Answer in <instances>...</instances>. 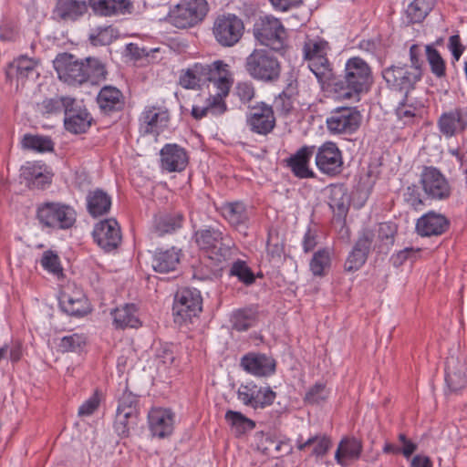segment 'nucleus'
I'll list each match as a JSON object with an SVG mask.
<instances>
[{
    "mask_svg": "<svg viewBox=\"0 0 467 467\" xmlns=\"http://www.w3.org/2000/svg\"><path fill=\"white\" fill-rule=\"evenodd\" d=\"M207 82L213 84L214 92L228 96L234 83L230 66L223 60L211 64L194 63L180 73L179 83L186 89H196Z\"/></svg>",
    "mask_w": 467,
    "mask_h": 467,
    "instance_id": "obj_1",
    "label": "nucleus"
},
{
    "mask_svg": "<svg viewBox=\"0 0 467 467\" xmlns=\"http://www.w3.org/2000/svg\"><path fill=\"white\" fill-rule=\"evenodd\" d=\"M58 78L68 85H81L85 82L98 84L106 78L107 70L103 62L96 57L78 60L73 55L59 54L54 60Z\"/></svg>",
    "mask_w": 467,
    "mask_h": 467,
    "instance_id": "obj_2",
    "label": "nucleus"
},
{
    "mask_svg": "<svg viewBox=\"0 0 467 467\" xmlns=\"http://www.w3.org/2000/svg\"><path fill=\"white\" fill-rule=\"evenodd\" d=\"M373 82L371 67L362 58L353 57L345 64L343 79L335 82V91L343 99H358L360 93L367 92Z\"/></svg>",
    "mask_w": 467,
    "mask_h": 467,
    "instance_id": "obj_3",
    "label": "nucleus"
},
{
    "mask_svg": "<svg viewBox=\"0 0 467 467\" xmlns=\"http://www.w3.org/2000/svg\"><path fill=\"white\" fill-rule=\"evenodd\" d=\"M192 239L198 248L216 264L228 260L234 247L231 236L220 227L213 225L194 231Z\"/></svg>",
    "mask_w": 467,
    "mask_h": 467,
    "instance_id": "obj_4",
    "label": "nucleus"
},
{
    "mask_svg": "<svg viewBox=\"0 0 467 467\" xmlns=\"http://www.w3.org/2000/svg\"><path fill=\"white\" fill-rule=\"evenodd\" d=\"M36 219L43 229L68 231L76 226L78 213L63 202H44L36 205Z\"/></svg>",
    "mask_w": 467,
    "mask_h": 467,
    "instance_id": "obj_5",
    "label": "nucleus"
},
{
    "mask_svg": "<svg viewBox=\"0 0 467 467\" xmlns=\"http://www.w3.org/2000/svg\"><path fill=\"white\" fill-rule=\"evenodd\" d=\"M244 68L248 75L264 83H275L281 76V63L267 49L256 48L245 58Z\"/></svg>",
    "mask_w": 467,
    "mask_h": 467,
    "instance_id": "obj_6",
    "label": "nucleus"
},
{
    "mask_svg": "<svg viewBox=\"0 0 467 467\" xmlns=\"http://www.w3.org/2000/svg\"><path fill=\"white\" fill-rule=\"evenodd\" d=\"M254 38L263 46L278 53L287 47V33L282 22L273 16H260L254 25Z\"/></svg>",
    "mask_w": 467,
    "mask_h": 467,
    "instance_id": "obj_7",
    "label": "nucleus"
},
{
    "mask_svg": "<svg viewBox=\"0 0 467 467\" xmlns=\"http://www.w3.org/2000/svg\"><path fill=\"white\" fill-rule=\"evenodd\" d=\"M202 310V297L196 288H182L174 296L172 314L174 322L182 325L192 322Z\"/></svg>",
    "mask_w": 467,
    "mask_h": 467,
    "instance_id": "obj_8",
    "label": "nucleus"
},
{
    "mask_svg": "<svg viewBox=\"0 0 467 467\" xmlns=\"http://www.w3.org/2000/svg\"><path fill=\"white\" fill-rule=\"evenodd\" d=\"M207 12L206 0H181L170 10L168 21L177 28L192 27L201 22Z\"/></svg>",
    "mask_w": 467,
    "mask_h": 467,
    "instance_id": "obj_9",
    "label": "nucleus"
},
{
    "mask_svg": "<svg viewBox=\"0 0 467 467\" xmlns=\"http://www.w3.org/2000/svg\"><path fill=\"white\" fill-rule=\"evenodd\" d=\"M381 74L389 89L405 95L413 90L422 78L414 67H409L408 64L401 62L385 67Z\"/></svg>",
    "mask_w": 467,
    "mask_h": 467,
    "instance_id": "obj_10",
    "label": "nucleus"
},
{
    "mask_svg": "<svg viewBox=\"0 0 467 467\" xmlns=\"http://www.w3.org/2000/svg\"><path fill=\"white\" fill-rule=\"evenodd\" d=\"M244 24L234 14L217 16L213 26V34L217 43L223 47L235 46L243 37Z\"/></svg>",
    "mask_w": 467,
    "mask_h": 467,
    "instance_id": "obj_11",
    "label": "nucleus"
},
{
    "mask_svg": "<svg viewBox=\"0 0 467 467\" xmlns=\"http://www.w3.org/2000/svg\"><path fill=\"white\" fill-rule=\"evenodd\" d=\"M361 123V115L356 108L340 107L332 110L327 118V130L332 135H351Z\"/></svg>",
    "mask_w": 467,
    "mask_h": 467,
    "instance_id": "obj_12",
    "label": "nucleus"
},
{
    "mask_svg": "<svg viewBox=\"0 0 467 467\" xmlns=\"http://www.w3.org/2000/svg\"><path fill=\"white\" fill-rule=\"evenodd\" d=\"M140 132L143 135L158 136L168 127L170 112L164 103H152L144 107L140 113Z\"/></svg>",
    "mask_w": 467,
    "mask_h": 467,
    "instance_id": "obj_13",
    "label": "nucleus"
},
{
    "mask_svg": "<svg viewBox=\"0 0 467 467\" xmlns=\"http://www.w3.org/2000/svg\"><path fill=\"white\" fill-rule=\"evenodd\" d=\"M315 162L318 171L327 176L339 174L343 167L342 151L332 141H327L316 147Z\"/></svg>",
    "mask_w": 467,
    "mask_h": 467,
    "instance_id": "obj_14",
    "label": "nucleus"
},
{
    "mask_svg": "<svg viewBox=\"0 0 467 467\" xmlns=\"http://www.w3.org/2000/svg\"><path fill=\"white\" fill-rule=\"evenodd\" d=\"M64 125L67 131L78 134L86 132L92 123V117L81 101L74 98L67 100Z\"/></svg>",
    "mask_w": 467,
    "mask_h": 467,
    "instance_id": "obj_15",
    "label": "nucleus"
},
{
    "mask_svg": "<svg viewBox=\"0 0 467 467\" xmlns=\"http://www.w3.org/2000/svg\"><path fill=\"white\" fill-rule=\"evenodd\" d=\"M95 243L106 252L116 249L121 242V231L114 218L97 223L92 231Z\"/></svg>",
    "mask_w": 467,
    "mask_h": 467,
    "instance_id": "obj_16",
    "label": "nucleus"
},
{
    "mask_svg": "<svg viewBox=\"0 0 467 467\" xmlns=\"http://www.w3.org/2000/svg\"><path fill=\"white\" fill-rule=\"evenodd\" d=\"M420 183L425 193L436 200H444L451 194V187L445 176L434 167H425L420 174Z\"/></svg>",
    "mask_w": 467,
    "mask_h": 467,
    "instance_id": "obj_17",
    "label": "nucleus"
},
{
    "mask_svg": "<svg viewBox=\"0 0 467 467\" xmlns=\"http://www.w3.org/2000/svg\"><path fill=\"white\" fill-rule=\"evenodd\" d=\"M246 125L253 133L267 135L275 127V117L272 106L261 102L253 107L246 117Z\"/></svg>",
    "mask_w": 467,
    "mask_h": 467,
    "instance_id": "obj_18",
    "label": "nucleus"
},
{
    "mask_svg": "<svg viewBox=\"0 0 467 467\" xmlns=\"http://www.w3.org/2000/svg\"><path fill=\"white\" fill-rule=\"evenodd\" d=\"M63 312L72 317H83L90 312V306L83 291L77 286H67L59 296Z\"/></svg>",
    "mask_w": 467,
    "mask_h": 467,
    "instance_id": "obj_19",
    "label": "nucleus"
},
{
    "mask_svg": "<svg viewBox=\"0 0 467 467\" xmlns=\"http://www.w3.org/2000/svg\"><path fill=\"white\" fill-rule=\"evenodd\" d=\"M238 400L254 409H263L271 405L275 399V392L270 388L258 387L254 383L241 385L237 391Z\"/></svg>",
    "mask_w": 467,
    "mask_h": 467,
    "instance_id": "obj_20",
    "label": "nucleus"
},
{
    "mask_svg": "<svg viewBox=\"0 0 467 467\" xmlns=\"http://www.w3.org/2000/svg\"><path fill=\"white\" fill-rule=\"evenodd\" d=\"M437 126L446 138L462 133L467 129V107H458L443 112L437 121Z\"/></svg>",
    "mask_w": 467,
    "mask_h": 467,
    "instance_id": "obj_21",
    "label": "nucleus"
},
{
    "mask_svg": "<svg viewBox=\"0 0 467 467\" xmlns=\"http://www.w3.org/2000/svg\"><path fill=\"white\" fill-rule=\"evenodd\" d=\"M315 151V145H304L285 160L287 167L296 178H316V173L310 167V160Z\"/></svg>",
    "mask_w": 467,
    "mask_h": 467,
    "instance_id": "obj_22",
    "label": "nucleus"
},
{
    "mask_svg": "<svg viewBox=\"0 0 467 467\" xmlns=\"http://www.w3.org/2000/svg\"><path fill=\"white\" fill-rule=\"evenodd\" d=\"M160 155L161 167L168 172H180L186 168L189 162L186 150L177 144L164 145Z\"/></svg>",
    "mask_w": 467,
    "mask_h": 467,
    "instance_id": "obj_23",
    "label": "nucleus"
},
{
    "mask_svg": "<svg viewBox=\"0 0 467 467\" xmlns=\"http://www.w3.org/2000/svg\"><path fill=\"white\" fill-rule=\"evenodd\" d=\"M241 367L255 377H269L275 371V361L265 354L248 353L241 358Z\"/></svg>",
    "mask_w": 467,
    "mask_h": 467,
    "instance_id": "obj_24",
    "label": "nucleus"
},
{
    "mask_svg": "<svg viewBox=\"0 0 467 467\" xmlns=\"http://www.w3.org/2000/svg\"><path fill=\"white\" fill-rule=\"evenodd\" d=\"M182 256V250L175 246L157 248L151 257L152 269L161 274L173 272L180 265Z\"/></svg>",
    "mask_w": 467,
    "mask_h": 467,
    "instance_id": "obj_25",
    "label": "nucleus"
},
{
    "mask_svg": "<svg viewBox=\"0 0 467 467\" xmlns=\"http://www.w3.org/2000/svg\"><path fill=\"white\" fill-rule=\"evenodd\" d=\"M88 5L85 0H57L52 15L58 21L75 22L88 12Z\"/></svg>",
    "mask_w": 467,
    "mask_h": 467,
    "instance_id": "obj_26",
    "label": "nucleus"
},
{
    "mask_svg": "<svg viewBox=\"0 0 467 467\" xmlns=\"http://www.w3.org/2000/svg\"><path fill=\"white\" fill-rule=\"evenodd\" d=\"M149 427L153 436L165 438L171 434L174 424V415L167 409H152L148 415Z\"/></svg>",
    "mask_w": 467,
    "mask_h": 467,
    "instance_id": "obj_27",
    "label": "nucleus"
},
{
    "mask_svg": "<svg viewBox=\"0 0 467 467\" xmlns=\"http://www.w3.org/2000/svg\"><path fill=\"white\" fill-rule=\"evenodd\" d=\"M396 116L404 126L419 125L424 117L425 108L422 102L413 100L405 95L396 109Z\"/></svg>",
    "mask_w": 467,
    "mask_h": 467,
    "instance_id": "obj_28",
    "label": "nucleus"
},
{
    "mask_svg": "<svg viewBox=\"0 0 467 467\" xmlns=\"http://www.w3.org/2000/svg\"><path fill=\"white\" fill-rule=\"evenodd\" d=\"M219 212L223 219L234 228L246 227L251 216L250 209L240 201L222 203Z\"/></svg>",
    "mask_w": 467,
    "mask_h": 467,
    "instance_id": "obj_29",
    "label": "nucleus"
},
{
    "mask_svg": "<svg viewBox=\"0 0 467 467\" xmlns=\"http://www.w3.org/2000/svg\"><path fill=\"white\" fill-rule=\"evenodd\" d=\"M449 227L447 218L438 213L429 212L418 219L416 231L420 236H437Z\"/></svg>",
    "mask_w": 467,
    "mask_h": 467,
    "instance_id": "obj_30",
    "label": "nucleus"
},
{
    "mask_svg": "<svg viewBox=\"0 0 467 467\" xmlns=\"http://www.w3.org/2000/svg\"><path fill=\"white\" fill-rule=\"evenodd\" d=\"M87 211L92 217L107 214L112 204L111 197L102 189L89 191L86 196Z\"/></svg>",
    "mask_w": 467,
    "mask_h": 467,
    "instance_id": "obj_31",
    "label": "nucleus"
},
{
    "mask_svg": "<svg viewBox=\"0 0 467 467\" xmlns=\"http://www.w3.org/2000/svg\"><path fill=\"white\" fill-rule=\"evenodd\" d=\"M5 75L7 80L13 85L15 83L16 89L25 88L29 76V57L26 55H21L9 63Z\"/></svg>",
    "mask_w": 467,
    "mask_h": 467,
    "instance_id": "obj_32",
    "label": "nucleus"
},
{
    "mask_svg": "<svg viewBox=\"0 0 467 467\" xmlns=\"http://www.w3.org/2000/svg\"><path fill=\"white\" fill-rule=\"evenodd\" d=\"M111 316L116 328H137L141 326L138 307L134 304H125L116 307L111 312Z\"/></svg>",
    "mask_w": 467,
    "mask_h": 467,
    "instance_id": "obj_33",
    "label": "nucleus"
},
{
    "mask_svg": "<svg viewBox=\"0 0 467 467\" xmlns=\"http://www.w3.org/2000/svg\"><path fill=\"white\" fill-rule=\"evenodd\" d=\"M183 219L181 213L156 215L153 219L151 233L159 237L172 234L182 228Z\"/></svg>",
    "mask_w": 467,
    "mask_h": 467,
    "instance_id": "obj_34",
    "label": "nucleus"
},
{
    "mask_svg": "<svg viewBox=\"0 0 467 467\" xmlns=\"http://www.w3.org/2000/svg\"><path fill=\"white\" fill-rule=\"evenodd\" d=\"M92 10L100 16L125 14L131 7L130 0H88Z\"/></svg>",
    "mask_w": 467,
    "mask_h": 467,
    "instance_id": "obj_35",
    "label": "nucleus"
},
{
    "mask_svg": "<svg viewBox=\"0 0 467 467\" xmlns=\"http://www.w3.org/2000/svg\"><path fill=\"white\" fill-rule=\"evenodd\" d=\"M227 96H223L220 92L211 94L207 99V105L205 107L192 106V116L195 119H201L205 117L209 112L213 115H222L227 109L224 99Z\"/></svg>",
    "mask_w": 467,
    "mask_h": 467,
    "instance_id": "obj_36",
    "label": "nucleus"
},
{
    "mask_svg": "<svg viewBox=\"0 0 467 467\" xmlns=\"http://www.w3.org/2000/svg\"><path fill=\"white\" fill-rule=\"evenodd\" d=\"M99 108L105 112L120 109L124 104L119 89L112 86L102 88L97 98Z\"/></svg>",
    "mask_w": 467,
    "mask_h": 467,
    "instance_id": "obj_37",
    "label": "nucleus"
},
{
    "mask_svg": "<svg viewBox=\"0 0 467 467\" xmlns=\"http://www.w3.org/2000/svg\"><path fill=\"white\" fill-rule=\"evenodd\" d=\"M362 441L355 437H347L341 440L335 453L337 463L344 465V460H358L362 451Z\"/></svg>",
    "mask_w": 467,
    "mask_h": 467,
    "instance_id": "obj_38",
    "label": "nucleus"
},
{
    "mask_svg": "<svg viewBox=\"0 0 467 467\" xmlns=\"http://www.w3.org/2000/svg\"><path fill=\"white\" fill-rule=\"evenodd\" d=\"M257 320V311L254 307H244L234 310L230 321L233 328L237 331H246L254 327Z\"/></svg>",
    "mask_w": 467,
    "mask_h": 467,
    "instance_id": "obj_39",
    "label": "nucleus"
},
{
    "mask_svg": "<svg viewBox=\"0 0 467 467\" xmlns=\"http://www.w3.org/2000/svg\"><path fill=\"white\" fill-rule=\"evenodd\" d=\"M53 171L50 167L42 161H34L31 165V184L37 189H46L51 182Z\"/></svg>",
    "mask_w": 467,
    "mask_h": 467,
    "instance_id": "obj_40",
    "label": "nucleus"
},
{
    "mask_svg": "<svg viewBox=\"0 0 467 467\" xmlns=\"http://www.w3.org/2000/svg\"><path fill=\"white\" fill-rule=\"evenodd\" d=\"M331 265V251L329 248H322L314 253L309 269L315 276H324Z\"/></svg>",
    "mask_w": 467,
    "mask_h": 467,
    "instance_id": "obj_41",
    "label": "nucleus"
},
{
    "mask_svg": "<svg viewBox=\"0 0 467 467\" xmlns=\"http://www.w3.org/2000/svg\"><path fill=\"white\" fill-rule=\"evenodd\" d=\"M118 37L119 32L112 26L93 27L88 33V40L93 46L109 45Z\"/></svg>",
    "mask_w": 467,
    "mask_h": 467,
    "instance_id": "obj_42",
    "label": "nucleus"
},
{
    "mask_svg": "<svg viewBox=\"0 0 467 467\" xmlns=\"http://www.w3.org/2000/svg\"><path fill=\"white\" fill-rule=\"evenodd\" d=\"M297 94V82L291 80L285 88L275 99V106L277 110L283 113H289L294 108V97Z\"/></svg>",
    "mask_w": 467,
    "mask_h": 467,
    "instance_id": "obj_43",
    "label": "nucleus"
},
{
    "mask_svg": "<svg viewBox=\"0 0 467 467\" xmlns=\"http://www.w3.org/2000/svg\"><path fill=\"white\" fill-rule=\"evenodd\" d=\"M225 420L232 427L236 435H242L255 427V423L252 420L246 418L241 412L234 410L226 411Z\"/></svg>",
    "mask_w": 467,
    "mask_h": 467,
    "instance_id": "obj_44",
    "label": "nucleus"
},
{
    "mask_svg": "<svg viewBox=\"0 0 467 467\" xmlns=\"http://www.w3.org/2000/svg\"><path fill=\"white\" fill-rule=\"evenodd\" d=\"M433 0H413L406 9L410 23L421 22L432 9Z\"/></svg>",
    "mask_w": 467,
    "mask_h": 467,
    "instance_id": "obj_45",
    "label": "nucleus"
},
{
    "mask_svg": "<svg viewBox=\"0 0 467 467\" xmlns=\"http://www.w3.org/2000/svg\"><path fill=\"white\" fill-rule=\"evenodd\" d=\"M425 56L431 73L441 78L446 75V65L439 51L431 45L425 46Z\"/></svg>",
    "mask_w": 467,
    "mask_h": 467,
    "instance_id": "obj_46",
    "label": "nucleus"
},
{
    "mask_svg": "<svg viewBox=\"0 0 467 467\" xmlns=\"http://www.w3.org/2000/svg\"><path fill=\"white\" fill-rule=\"evenodd\" d=\"M309 69L314 73L319 81H324L331 72L330 63L327 56H319L308 62Z\"/></svg>",
    "mask_w": 467,
    "mask_h": 467,
    "instance_id": "obj_47",
    "label": "nucleus"
},
{
    "mask_svg": "<svg viewBox=\"0 0 467 467\" xmlns=\"http://www.w3.org/2000/svg\"><path fill=\"white\" fill-rule=\"evenodd\" d=\"M230 275L236 276L240 282L246 285H252L255 280L251 268L243 260H237L232 265Z\"/></svg>",
    "mask_w": 467,
    "mask_h": 467,
    "instance_id": "obj_48",
    "label": "nucleus"
},
{
    "mask_svg": "<svg viewBox=\"0 0 467 467\" xmlns=\"http://www.w3.org/2000/svg\"><path fill=\"white\" fill-rule=\"evenodd\" d=\"M40 264L46 271L53 275L58 278L63 275V268L61 266L59 257L53 251L48 250L44 252Z\"/></svg>",
    "mask_w": 467,
    "mask_h": 467,
    "instance_id": "obj_49",
    "label": "nucleus"
},
{
    "mask_svg": "<svg viewBox=\"0 0 467 467\" xmlns=\"http://www.w3.org/2000/svg\"><path fill=\"white\" fill-rule=\"evenodd\" d=\"M445 381L451 391H458L466 386L465 374L462 369L451 370V361L447 362Z\"/></svg>",
    "mask_w": 467,
    "mask_h": 467,
    "instance_id": "obj_50",
    "label": "nucleus"
},
{
    "mask_svg": "<svg viewBox=\"0 0 467 467\" xmlns=\"http://www.w3.org/2000/svg\"><path fill=\"white\" fill-rule=\"evenodd\" d=\"M137 416L132 415L129 412H123L117 410L116 411V419L114 422L115 431L119 436H128L130 427L135 424V420Z\"/></svg>",
    "mask_w": 467,
    "mask_h": 467,
    "instance_id": "obj_51",
    "label": "nucleus"
},
{
    "mask_svg": "<svg viewBox=\"0 0 467 467\" xmlns=\"http://www.w3.org/2000/svg\"><path fill=\"white\" fill-rule=\"evenodd\" d=\"M327 42L324 40H310L304 45V57L309 62L316 57H318L319 56H327Z\"/></svg>",
    "mask_w": 467,
    "mask_h": 467,
    "instance_id": "obj_52",
    "label": "nucleus"
},
{
    "mask_svg": "<svg viewBox=\"0 0 467 467\" xmlns=\"http://www.w3.org/2000/svg\"><path fill=\"white\" fill-rule=\"evenodd\" d=\"M86 344V337L81 334L65 336L59 339L57 347L62 352L77 351Z\"/></svg>",
    "mask_w": 467,
    "mask_h": 467,
    "instance_id": "obj_53",
    "label": "nucleus"
},
{
    "mask_svg": "<svg viewBox=\"0 0 467 467\" xmlns=\"http://www.w3.org/2000/svg\"><path fill=\"white\" fill-rule=\"evenodd\" d=\"M137 396L131 393L130 391L126 390L119 398L117 410L129 412L132 415L137 416Z\"/></svg>",
    "mask_w": 467,
    "mask_h": 467,
    "instance_id": "obj_54",
    "label": "nucleus"
},
{
    "mask_svg": "<svg viewBox=\"0 0 467 467\" xmlns=\"http://www.w3.org/2000/svg\"><path fill=\"white\" fill-rule=\"evenodd\" d=\"M328 394L329 392L324 384L317 383L306 393L305 400L310 404H318L324 401Z\"/></svg>",
    "mask_w": 467,
    "mask_h": 467,
    "instance_id": "obj_55",
    "label": "nucleus"
},
{
    "mask_svg": "<svg viewBox=\"0 0 467 467\" xmlns=\"http://www.w3.org/2000/svg\"><path fill=\"white\" fill-rule=\"evenodd\" d=\"M31 150L39 153L51 152L54 150V142L47 136L31 135Z\"/></svg>",
    "mask_w": 467,
    "mask_h": 467,
    "instance_id": "obj_56",
    "label": "nucleus"
},
{
    "mask_svg": "<svg viewBox=\"0 0 467 467\" xmlns=\"http://www.w3.org/2000/svg\"><path fill=\"white\" fill-rule=\"evenodd\" d=\"M374 239V234L368 229H365L359 233L358 238L353 247L354 250L361 253H365L368 255L372 243Z\"/></svg>",
    "mask_w": 467,
    "mask_h": 467,
    "instance_id": "obj_57",
    "label": "nucleus"
},
{
    "mask_svg": "<svg viewBox=\"0 0 467 467\" xmlns=\"http://www.w3.org/2000/svg\"><path fill=\"white\" fill-rule=\"evenodd\" d=\"M397 233V226L392 222H385L379 224L378 237L385 244H392Z\"/></svg>",
    "mask_w": 467,
    "mask_h": 467,
    "instance_id": "obj_58",
    "label": "nucleus"
},
{
    "mask_svg": "<svg viewBox=\"0 0 467 467\" xmlns=\"http://www.w3.org/2000/svg\"><path fill=\"white\" fill-rule=\"evenodd\" d=\"M367 258L368 255L365 253L352 249L345 263V269L348 272L357 271L366 263Z\"/></svg>",
    "mask_w": 467,
    "mask_h": 467,
    "instance_id": "obj_59",
    "label": "nucleus"
},
{
    "mask_svg": "<svg viewBox=\"0 0 467 467\" xmlns=\"http://www.w3.org/2000/svg\"><path fill=\"white\" fill-rule=\"evenodd\" d=\"M71 97H60L57 99H50L44 100L42 106L47 113H58L65 112L67 109V100L71 99Z\"/></svg>",
    "mask_w": 467,
    "mask_h": 467,
    "instance_id": "obj_60",
    "label": "nucleus"
},
{
    "mask_svg": "<svg viewBox=\"0 0 467 467\" xmlns=\"http://www.w3.org/2000/svg\"><path fill=\"white\" fill-rule=\"evenodd\" d=\"M235 95L239 98L242 103L246 104L250 102L254 97V88L251 82H239L235 89Z\"/></svg>",
    "mask_w": 467,
    "mask_h": 467,
    "instance_id": "obj_61",
    "label": "nucleus"
},
{
    "mask_svg": "<svg viewBox=\"0 0 467 467\" xmlns=\"http://www.w3.org/2000/svg\"><path fill=\"white\" fill-rule=\"evenodd\" d=\"M100 394L98 390L94 392L83 404L78 408L79 416H90L98 409L100 403Z\"/></svg>",
    "mask_w": 467,
    "mask_h": 467,
    "instance_id": "obj_62",
    "label": "nucleus"
},
{
    "mask_svg": "<svg viewBox=\"0 0 467 467\" xmlns=\"http://www.w3.org/2000/svg\"><path fill=\"white\" fill-rule=\"evenodd\" d=\"M422 57V48L420 45L413 44L410 47V63L408 64L409 67H414L415 69L418 70L419 75L422 77L423 75V60L421 58Z\"/></svg>",
    "mask_w": 467,
    "mask_h": 467,
    "instance_id": "obj_63",
    "label": "nucleus"
},
{
    "mask_svg": "<svg viewBox=\"0 0 467 467\" xmlns=\"http://www.w3.org/2000/svg\"><path fill=\"white\" fill-rule=\"evenodd\" d=\"M157 358L166 366L171 365L175 360V353L171 345H161L156 350Z\"/></svg>",
    "mask_w": 467,
    "mask_h": 467,
    "instance_id": "obj_64",
    "label": "nucleus"
}]
</instances>
